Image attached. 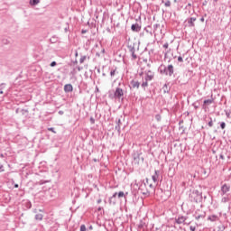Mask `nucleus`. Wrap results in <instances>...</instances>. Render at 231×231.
Segmentation results:
<instances>
[{"instance_id":"obj_1","label":"nucleus","mask_w":231,"mask_h":231,"mask_svg":"<svg viewBox=\"0 0 231 231\" xmlns=\"http://www.w3.org/2000/svg\"><path fill=\"white\" fill-rule=\"evenodd\" d=\"M189 200L191 203H201L203 201V192H200L198 189H193L189 191Z\"/></svg>"},{"instance_id":"obj_2","label":"nucleus","mask_w":231,"mask_h":231,"mask_svg":"<svg viewBox=\"0 0 231 231\" xmlns=\"http://www.w3.org/2000/svg\"><path fill=\"white\" fill-rule=\"evenodd\" d=\"M159 71H160L161 75H166L168 77H172V75H174V66H172L171 64L168 65V66L161 65L159 67Z\"/></svg>"},{"instance_id":"obj_3","label":"nucleus","mask_w":231,"mask_h":231,"mask_svg":"<svg viewBox=\"0 0 231 231\" xmlns=\"http://www.w3.org/2000/svg\"><path fill=\"white\" fill-rule=\"evenodd\" d=\"M122 88H125V85L124 83H119V86L114 92L113 98H115V100H124V94L125 93V90Z\"/></svg>"},{"instance_id":"obj_4","label":"nucleus","mask_w":231,"mask_h":231,"mask_svg":"<svg viewBox=\"0 0 231 231\" xmlns=\"http://www.w3.org/2000/svg\"><path fill=\"white\" fill-rule=\"evenodd\" d=\"M154 79V72L151 69L144 70V80L142 83V88H149V82Z\"/></svg>"},{"instance_id":"obj_5","label":"nucleus","mask_w":231,"mask_h":231,"mask_svg":"<svg viewBox=\"0 0 231 231\" xmlns=\"http://www.w3.org/2000/svg\"><path fill=\"white\" fill-rule=\"evenodd\" d=\"M138 190L140 194H143V196L149 197L151 196V191L149 189V187L145 185V180H141L137 184Z\"/></svg>"},{"instance_id":"obj_6","label":"nucleus","mask_w":231,"mask_h":231,"mask_svg":"<svg viewBox=\"0 0 231 231\" xmlns=\"http://www.w3.org/2000/svg\"><path fill=\"white\" fill-rule=\"evenodd\" d=\"M134 46H136V43L131 42V43H128L127 48H128L130 53H132L133 60H136V59H138V56H136V54L134 53V51H135Z\"/></svg>"},{"instance_id":"obj_7","label":"nucleus","mask_w":231,"mask_h":231,"mask_svg":"<svg viewBox=\"0 0 231 231\" xmlns=\"http://www.w3.org/2000/svg\"><path fill=\"white\" fill-rule=\"evenodd\" d=\"M162 178V171L155 170L154 174L152 176V181L158 183Z\"/></svg>"},{"instance_id":"obj_8","label":"nucleus","mask_w":231,"mask_h":231,"mask_svg":"<svg viewBox=\"0 0 231 231\" xmlns=\"http://www.w3.org/2000/svg\"><path fill=\"white\" fill-rule=\"evenodd\" d=\"M210 104H214V95L211 94L210 99H205L203 102L202 109H208V106Z\"/></svg>"},{"instance_id":"obj_9","label":"nucleus","mask_w":231,"mask_h":231,"mask_svg":"<svg viewBox=\"0 0 231 231\" xmlns=\"http://www.w3.org/2000/svg\"><path fill=\"white\" fill-rule=\"evenodd\" d=\"M200 210H196L195 214L193 215V217L197 219V221H199V219H205V216H207V213L202 212V214H199Z\"/></svg>"},{"instance_id":"obj_10","label":"nucleus","mask_w":231,"mask_h":231,"mask_svg":"<svg viewBox=\"0 0 231 231\" xmlns=\"http://www.w3.org/2000/svg\"><path fill=\"white\" fill-rule=\"evenodd\" d=\"M227 192H230V185L225 183L221 186V196H225Z\"/></svg>"},{"instance_id":"obj_11","label":"nucleus","mask_w":231,"mask_h":231,"mask_svg":"<svg viewBox=\"0 0 231 231\" xmlns=\"http://www.w3.org/2000/svg\"><path fill=\"white\" fill-rule=\"evenodd\" d=\"M187 23H188L189 28H194V26H196V24L194 23H196V17L188 18Z\"/></svg>"},{"instance_id":"obj_12","label":"nucleus","mask_w":231,"mask_h":231,"mask_svg":"<svg viewBox=\"0 0 231 231\" xmlns=\"http://www.w3.org/2000/svg\"><path fill=\"white\" fill-rule=\"evenodd\" d=\"M177 225H183V223H185V221H187V217L184 216H179L176 219H175Z\"/></svg>"},{"instance_id":"obj_13","label":"nucleus","mask_w":231,"mask_h":231,"mask_svg":"<svg viewBox=\"0 0 231 231\" xmlns=\"http://www.w3.org/2000/svg\"><path fill=\"white\" fill-rule=\"evenodd\" d=\"M131 30H132V32H135L138 33V32H140L142 30V25H140L138 23H134L131 26Z\"/></svg>"},{"instance_id":"obj_14","label":"nucleus","mask_w":231,"mask_h":231,"mask_svg":"<svg viewBox=\"0 0 231 231\" xmlns=\"http://www.w3.org/2000/svg\"><path fill=\"white\" fill-rule=\"evenodd\" d=\"M145 186L148 187V189H150V192H152V190H154V186L152 185V183H151V181H149V179H145L143 180Z\"/></svg>"},{"instance_id":"obj_15","label":"nucleus","mask_w":231,"mask_h":231,"mask_svg":"<svg viewBox=\"0 0 231 231\" xmlns=\"http://www.w3.org/2000/svg\"><path fill=\"white\" fill-rule=\"evenodd\" d=\"M130 84L134 89H139L140 88V82L134 79H132L130 81Z\"/></svg>"},{"instance_id":"obj_16","label":"nucleus","mask_w":231,"mask_h":231,"mask_svg":"<svg viewBox=\"0 0 231 231\" xmlns=\"http://www.w3.org/2000/svg\"><path fill=\"white\" fill-rule=\"evenodd\" d=\"M64 91H65V93H71V91H73V85L66 84L64 86Z\"/></svg>"},{"instance_id":"obj_17","label":"nucleus","mask_w":231,"mask_h":231,"mask_svg":"<svg viewBox=\"0 0 231 231\" xmlns=\"http://www.w3.org/2000/svg\"><path fill=\"white\" fill-rule=\"evenodd\" d=\"M118 68L116 67H113L110 69V77L111 79H113V77H115L116 75H118Z\"/></svg>"},{"instance_id":"obj_18","label":"nucleus","mask_w":231,"mask_h":231,"mask_svg":"<svg viewBox=\"0 0 231 231\" xmlns=\"http://www.w3.org/2000/svg\"><path fill=\"white\" fill-rule=\"evenodd\" d=\"M120 125H122V121L120 119L116 120V130L120 133Z\"/></svg>"},{"instance_id":"obj_19","label":"nucleus","mask_w":231,"mask_h":231,"mask_svg":"<svg viewBox=\"0 0 231 231\" xmlns=\"http://www.w3.org/2000/svg\"><path fill=\"white\" fill-rule=\"evenodd\" d=\"M208 221H217V215H211L208 217Z\"/></svg>"},{"instance_id":"obj_20","label":"nucleus","mask_w":231,"mask_h":231,"mask_svg":"<svg viewBox=\"0 0 231 231\" xmlns=\"http://www.w3.org/2000/svg\"><path fill=\"white\" fill-rule=\"evenodd\" d=\"M109 205H116V199L110 197L108 199Z\"/></svg>"},{"instance_id":"obj_21","label":"nucleus","mask_w":231,"mask_h":231,"mask_svg":"<svg viewBox=\"0 0 231 231\" xmlns=\"http://www.w3.org/2000/svg\"><path fill=\"white\" fill-rule=\"evenodd\" d=\"M59 41V38L57 36H52L51 39H50V42L51 44H55L57 43V42Z\"/></svg>"},{"instance_id":"obj_22","label":"nucleus","mask_w":231,"mask_h":231,"mask_svg":"<svg viewBox=\"0 0 231 231\" xmlns=\"http://www.w3.org/2000/svg\"><path fill=\"white\" fill-rule=\"evenodd\" d=\"M43 217H44V216L42 214H41V213L35 215L36 221H42Z\"/></svg>"},{"instance_id":"obj_23","label":"nucleus","mask_w":231,"mask_h":231,"mask_svg":"<svg viewBox=\"0 0 231 231\" xmlns=\"http://www.w3.org/2000/svg\"><path fill=\"white\" fill-rule=\"evenodd\" d=\"M134 162H135V163H140V154L134 155Z\"/></svg>"},{"instance_id":"obj_24","label":"nucleus","mask_w":231,"mask_h":231,"mask_svg":"<svg viewBox=\"0 0 231 231\" xmlns=\"http://www.w3.org/2000/svg\"><path fill=\"white\" fill-rule=\"evenodd\" d=\"M145 226H147L145 225V222H143V220H141L140 223L138 224V228H145Z\"/></svg>"},{"instance_id":"obj_25","label":"nucleus","mask_w":231,"mask_h":231,"mask_svg":"<svg viewBox=\"0 0 231 231\" xmlns=\"http://www.w3.org/2000/svg\"><path fill=\"white\" fill-rule=\"evenodd\" d=\"M208 127H214V120L212 119V117H208Z\"/></svg>"},{"instance_id":"obj_26","label":"nucleus","mask_w":231,"mask_h":231,"mask_svg":"<svg viewBox=\"0 0 231 231\" xmlns=\"http://www.w3.org/2000/svg\"><path fill=\"white\" fill-rule=\"evenodd\" d=\"M218 125H220V129H226V123L225 122H218Z\"/></svg>"},{"instance_id":"obj_27","label":"nucleus","mask_w":231,"mask_h":231,"mask_svg":"<svg viewBox=\"0 0 231 231\" xmlns=\"http://www.w3.org/2000/svg\"><path fill=\"white\" fill-rule=\"evenodd\" d=\"M186 10H188L189 15H192L194 14V8L192 7H188Z\"/></svg>"},{"instance_id":"obj_28","label":"nucleus","mask_w":231,"mask_h":231,"mask_svg":"<svg viewBox=\"0 0 231 231\" xmlns=\"http://www.w3.org/2000/svg\"><path fill=\"white\" fill-rule=\"evenodd\" d=\"M144 31L146 33H151V35H152V30L151 29V26L145 27Z\"/></svg>"},{"instance_id":"obj_29","label":"nucleus","mask_w":231,"mask_h":231,"mask_svg":"<svg viewBox=\"0 0 231 231\" xmlns=\"http://www.w3.org/2000/svg\"><path fill=\"white\" fill-rule=\"evenodd\" d=\"M30 5H32V6H35L39 5V0H30Z\"/></svg>"},{"instance_id":"obj_30","label":"nucleus","mask_w":231,"mask_h":231,"mask_svg":"<svg viewBox=\"0 0 231 231\" xmlns=\"http://www.w3.org/2000/svg\"><path fill=\"white\" fill-rule=\"evenodd\" d=\"M117 197H118V198H125V193H124V191H119V192L117 193Z\"/></svg>"},{"instance_id":"obj_31","label":"nucleus","mask_w":231,"mask_h":231,"mask_svg":"<svg viewBox=\"0 0 231 231\" xmlns=\"http://www.w3.org/2000/svg\"><path fill=\"white\" fill-rule=\"evenodd\" d=\"M155 120H157V122H162V116L160 114L155 115Z\"/></svg>"},{"instance_id":"obj_32","label":"nucleus","mask_w":231,"mask_h":231,"mask_svg":"<svg viewBox=\"0 0 231 231\" xmlns=\"http://www.w3.org/2000/svg\"><path fill=\"white\" fill-rule=\"evenodd\" d=\"M228 201H230V199H228V197L222 198V203H228Z\"/></svg>"},{"instance_id":"obj_33","label":"nucleus","mask_w":231,"mask_h":231,"mask_svg":"<svg viewBox=\"0 0 231 231\" xmlns=\"http://www.w3.org/2000/svg\"><path fill=\"white\" fill-rule=\"evenodd\" d=\"M25 207H26V208H32V202L26 201L25 202Z\"/></svg>"},{"instance_id":"obj_34","label":"nucleus","mask_w":231,"mask_h":231,"mask_svg":"<svg viewBox=\"0 0 231 231\" xmlns=\"http://www.w3.org/2000/svg\"><path fill=\"white\" fill-rule=\"evenodd\" d=\"M158 28H160V23L153 24V32H156V30H158Z\"/></svg>"},{"instance_id":"obj_35","label":"nucleus","mask_w":231,"mask_h":231,"mask_svg":"<svg viewBox=\"0 0 231 231\" xmlns=\"http://www.w3.org/2000/svg\"><path fill=\"white\" fill-rule=\"evenodd\" d=\"M84 60H86V56H81V58L79 59V63L83 64Z\"/></svg>"},{"instance_id":"obj_36","label":"nucleus","mask_w":231,"mask_h":231,"mask_svg":"<svg viewBox=\"0 0 231 231\" xmlns=\"http://www.w3.org/2000/svg\"><path fill=\"white\" fill-rule=\"evenodd\" d=\"M164 6H166V7L171 6V0H167V1L164 3Z\"/></svg>"},{"instance_id":"obj_37","label":"nucleus","mask_w":231,"mask_h":231,"mask_svg":"<svg viewBox=\"0 0 231 231\" xmlns=\"http://www.w3.org/2000/svg\"><path fill=\"white\" fill-rule=\"evenodd\" d=\"M48 131H51V133H53L54 134H57V132L55 131V128H53V127L48 128Z\"/></svg>"},{"instance_id":"obj_38","label":"nucleus","mask_w":231,"mask_h":231,"mask_svg":"<svg viewBox=\"0 0 231 231\" xmlns=\"http://www.w3.org/2000/svg\"><path fill=\"white\" fill-rule=\"evenodd\" d=\"M86 230H87L86 225H81L79 231H86Z\"/></svg>"},{"instance_id":"obj_39","label":"nucleus","mask_w":231,"mask_h":231,"mask_svg":"<svg viewBox=\"0 0 231 231\" xmlns=\"http://www.w3.org/2000/svg\"><path fill=\"white\" fill-rule=\"evenodd\" d=\"M192 106L194 109H199V105H198V103H193Z\"/></svg>"},{"instance_id":"obj_40","label":"nucleus","mask_w":231,"mask_h":231,"mask_svg":"<svg viewBox=\"0 0 231 231\" xmlns=\"http://www.w3.org/2000/svg\"><path fill=\"white\" fill-rule=\"evenodd\" d=\"M0 172H5V166L0 162Z\"/></svg>"},{"instance_id":"obj_41","label":"nucleus","mask_w":231,"mask_h":231,"mask_svg":"<svg viewBox=\"0 0 231 231\" xmlns=\"http://www.w3.org/2000/svg\"><path fill=\"white\" fill-rule=\"evenodd\" d=\"M55 66H57V61H52L51 63V68H55Z\"/></svg>"},{"instance_id":"obj_42","label":"nucleus","mask_w":231,"mask_h":231,"mask_svg":"<svg viewBox=\"0 0 231 231\" xmlns=\"http://www.w3.org/2000/svg\"><path fill=\"white\" fill-rule=\"evenodd\" d=\"M90 124L92 125L95 124V118L94 117H90Z\"/></svg>"},{"instance_id":"obj_43","label":"nucleus","mask_w":231,"mask_h":231,"mask_svg":"<svg viewBox=\"0 0 231 231\" xmlns=\"http://www.w3.org/2000/svg\"><path fill=\"white\" fill-rule=\"evenodd\" d=\"M178 60H179V62H183V57L179 56V57H178Z\"/></svg>"},{"instance_id":"obj_44","label":"nucleus","mask_w":231,"mask_h":231,"mask_svg":"<svg viewBox=\"0 0 231 231\" xmlns=\"http://www.w3.org/2000/svg\"><path fill=\"white\" fill-rule=\"evenodd\" d=\"M162 48H165V49L167 50V48H169V43H168V42L164 43V44L162 45Z\"/></svg>"},{"instance_id":"obj_45","label":"nucleus","mask_w":231,"mask_h":231,"mask_svg":"<svg viewBox=\"0 0 231 231\" xmlns=\"http://www.w3.org/2000/svg\"><path fill=\"white\" fill-rule=\"evenodd\" d=\"M189 230H191V231H196V226H189Z\"/></svg>"},{"instance_id":"obj_46","label":"nucleus","mask_w":231,"mask_h":231,"mask_svg":"<svg viewBox=\"0 0 231 231\" xmlns=\"http://www.w3.org/2000/svg\"><path fill=\"white\" fill-rule=\"evenodd\" d=\"M116 196H118V192H115V193L112 195V198H114V199H116Z\"/></svg>"},{"instance_id":"obj_47","label":"nucleus","mask_w":231,"mask_h":231,"mask_svg":"<svg viewBox=\"0 0 231 231\" xmlns=\"http://www.w3.org/2000/svg\"><path fill=\"white\" fill-rule=\"evenodd\" d=\"M219 158L220 160H225V155H223V153H220Z\"/></svg>"},{"instance_id":"obj_48","label":"nucleus","mask_w":231,"mask_h":231,"mask_svg":"<svg viewBox=\"0 0 231 231\" xmlns=\"http://www.w3.org/2000/svg\"><path fill=\"white\" fill-rule=\"evenodd\" d=\"M186 8H192V4L189 3V4L186 5Z\"/></svg>"},{"instance_id":"obj_49","label":"nucleus","mask_w":231,"mask_h":231,"mask_svg":"<svg viewBox=\"0 0 231 231\" xmlns=\"http://www.w3.org/2000/svg\"><path fill=\"white\" fill-rule=\"evenodd\" d=\"M143 75H145V71H141V72L139 73V76H140V77H143Z\"/></svg>"},{"instance_id":"obj_50","label":"nucleus","mask_w":231,"mask_h":231,"mask_svg":"<svg viewBox=\"0 0 231 231\" xmlns=\"http://www.w3.org/2000/svg\"><path fill=\"white\" fill-rule=\"evenodd\" d=\"M81 33H82V34H84V33H88V30H84V29H82V30H81Z\"/></svg>"},{"instance_id":"obj_51","label":"nucleus","mask_w":231,"mask_h":231,"mask_svg":"<svg viewBox=\"0 0 231 231\" xmlns=\"http://www.w3.org/2000/svg\"><path fill=\"white\" fill-rule=\"evenodd\" d=\"M97 205H100V203H102V199H97Z\"/></svg>"},{"instance_id":"obj_52","label":"nucleus","mask_w":231,"mask_h":231,"mask_svg":"<svg viewBox=\"0 0 231 231\" xmlns=\"http://www.w3.org/2000/svg\"><path fill=\"white\" fill-rule=\"evenodd\" d=\"M59 115H64V111L60 110V111H59Z\"/></svg>"},{"instance_id":"obj_53","label":"nucleus","mask_w":231,"mask_h":231,"mask_svg":"<svg viewBox=\"0 0 231 231\" xmlns=\"http://www.w3.org/2000/svg\"><path fill=\"white\" fill-rule=\"evenodd\" d=\"M200 22H201V23H205V18H204V17H201V18H200Z\"/></svg>"},{"instance_id":"obj_54","label":"nucleus","mask_w":231,"mask_h":231,"mask_svg":"<svg viewBox=\"0 0 231 231\" xmlns=\"http://www.w3.org/2000/svg\"><path fill=\"white\" fill-rule=\"evenodd\" d=\"M89 230H93V226H89Z\"/></svg>"},{"instance_id":"obj_55","label":"nucleus","mask_w":231,"mask_h":231,"mask_svg":"<svg viewBox=\"0 0 231 231\" xmlns=\"http://www.w3.org/2000/svg\"><path fill=\"white\" fill-rule=\"evenodd\" d=\"M15 189L19 188V184L14 185Z\"/></svg>"},{"instance_id":"obj_56","label":"nucleus","mask_w":231,"mask_h":231,"mask_svg":"<svg viewBox=\"0 0 231 231\" xmlns=\"http://www.w3.org/2000/svg\"><path fill=\"white\" fill-rule=\"evenodd\" d=\"M226 115L227 118L230 116V114H228V113H226Z\"/></svg>"},{"instance_id":"obj_57","label":"nucleus","mask_w":231,"mask_h":231,"mask_svg":"<svg viewBox=\"0 0 231 231\" xmlns=\"http://www.w3.org/2000/svg\"><path fill=\"white\" fill-rule=\"evenodd\" d=\"M1 158H5V155L3 153L0 154Z\"/></svg>"},{"instance_id":"obj_58","label":"nucleus","mask_w":231,"mask_h":231,"mask_svg":"<svg viewBox=\"0 0 231 231\" xmlns=\"http://www.w3.org/2000/svg\"><path fill=\"white\" fill-rule=\"evenodd\" d=\"M96 91H99L98 87L96 88Z\"/></svg>"},{"instance_id":"obj_59","label":"nucleus","mask_w":231,"mask_h":231,"mask_svg":"<svg viewBox=\"0 0 231 231\" xmlns=\"http://www.w3.org/2000/svg\"><path fill=\"white\" fill-rule=\"evenodd\" d=\"M97 210H98V211L102 210V208H98Z\"/></svg>"},{"instance_id":"obj_60","label":"nucleus","mask_w":231,"mask_h":231,"mask_svg":"<svg viewBox=\"0 0 231 231\" xmlns=\"http://www.w3.org/2000/svg\"><path fill=\"white\" fill-rule=\"evenodd\" d=\"M167 88V84L164 85L163 88Z\"/></svg>"},{"instance_id":"obj_61","label":"nucleus","mask_w":231,"mask_h":231,"mask_svg":"<svg viewBox=\"0 0 231 231\" xmlns=\"http://www.w3.org/2000/svg\"><path fill=\"white\" fill-rule=\"evenodd\" d=\"M102 76H103V77H106V73H103Z\"/></svg>"},{"instance_id":"obj_62","label":"nucleus","mask_w":231,"mask_h":231,"mask_svg":"<svg viewBox=\"0 0 231 231\" xmlns=\"http://www.w3.org/2000/svg\"><path fill=\"white\" fill-rule=\"evenodd\" d=\"M0 95H3V90L0 91Z\"/></svg>"},{"instance_id":"obj_63","label":"nucleus","mask_w":231,"mask_h":231,"mask_svg":"<svg viewBox=\"0 0 231 231\" xmlns=\"http://www.w3.org/2000/svg\"><path fill=\"white\" fill-rule=\"evenodd\" d=\"M207 5V2H204V3H203V5Z\"/></svg>"},{"instance_id":"obj_64","label":"nucleus","mask_w":231,"mask_h":231,"mask_svg":"<svg viewBox=\"0 0 231 231\" xmlns=\"http://www.w3.org/2000/svg\"><path fill=\"white\" fill-rule=\"evenodd\" d=\"M213 122H216V118L213 119Z\"/></svg>"}]
</instances>
